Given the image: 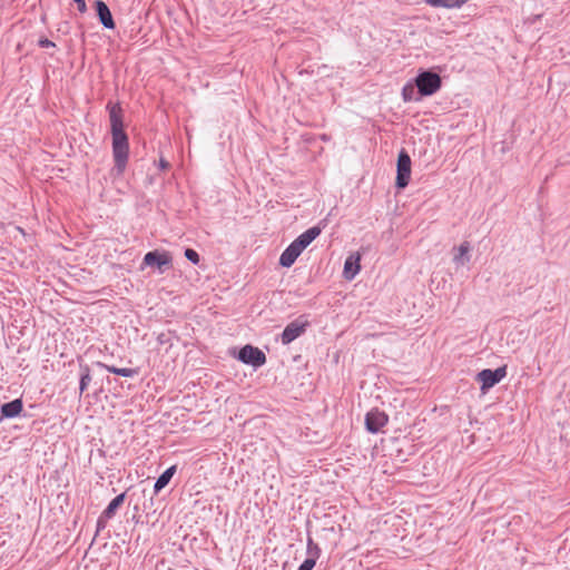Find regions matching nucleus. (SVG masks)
<instances>
[{"label":"nucleus","instance_id":"nucleus-25","mask_svg":"<svg viewBox=\"0 0 570 570\" xmlns=\"http://www.w3.org/2000/svg\"><path fill=\"white\" fill-rule=\"evenodd\" d=\"M110 518H104V513H101L97 520V533L102 531L107 527V522Z\"/></svg>","mask_w":570,"mask_h":570},{"label":"nucleus","instance_id":"nucleus-14","mask_svg":"<svg viewBox=\"0 0 570 570\" xmlns=\"http://www.w3.org/2000/svg\"><path fill=\"white\" fill-rule=\"evenodd\" d=\"M322 233V227L320 225L313 226L301 234L295 240L296 244L301 246L302 249H305L314 239H316Z\"/></svg>","mask_w":570,"mask_h":570},{"label":"nucleus","instance_id":"nucleus-11","mask_svg":"<svg viewBox=\"0 0 570 570\" xmlns=\"http://www.w3.org/2000/svg\"><path fill=\"white\" fill-rule=\"evenodd\" d=\"M170 263L171 257L167 253L151 250L144 256V264L148 266H157L159 269H161L164 266H169Z\"/></svg>","mask_w":570,"mask_h":570},{"label":"nucleus","instance_id":"nucleus-2","mask_svg":"<svg viewBox=\"0 0 570 570\" xmlns=\"http://www.w3.org/2000/svg\"><path fill=\"white\" fill-rule=\"evenodd\" d=\"M419 96L426 97L434 95L442 85L439 73L432 70H422L414 79Z\"/></svg>","mask_w":570,"mask_h":570},{"label":"nucleus","instance_id":"nucleus-5","mask_svg":"<svg viewBox=\"0 0 570 570\" xmlns=\"http://www.w3.org/2000/svg\"><path fill=\"white\" fill-rule=\"evenodd\" d=\"M238 360L245 364L258 367L265 364L266 356L258 347L245 345L239 350Z\"/></svg>","mask_w":570,"mask_h":570},{"label":"nucleus","instance_id":"nucleus-13","mask_svg":"<svg viewBox=\"0 0 570 570\" xmlns=\"http://www.w3.org/2000/svg\"><path fill=\"white\" fill-rule=\"evenodd\" d=\"M361 255L360 253L351 254L344 263L343 275L346 279H353L361 269Z\"/></svg>","mask_w":570,"mask_h":570},{"label":"nucleus","instance_id":"nucleus-16","mask_svg":"<svg viewBox=\"0 0 570 570\" xmlns=\"http://www.w3.org/2000/svg\"><path fill=\"white\" fill-rule=\"evenodd\" d=\"M176 472V465H171L166 469L156 480L154 484L155 493L160 492L171 480Z\"/></svg>","mask_w":570,"mask_h":570},{"label":"nucleus","instance_id":"nucleus-26","mask_svg":"<svg viewBox=\"0 0 570 570\" xmlns=\"http://www.w3.org/2000/svg\"><path fill=\"white\" fill-rule=\"evenodd\" d=\"M38 45L40 48H56V43L48 38H40Z\"/></svg>","mask_w":570,"mask_h":570},{"label":"nucleus","instance_id":"nucleus-6","mask_svg":"<svg viewBox=\"0 0 570 570\" xmlns=\"http://www.w3.org/2000/svg\"><path fill=\"white\" fill-rule=\"evenodd\" d=\"M308 325L307 321H301V318H297L289 324L286 325L282 333V343L283 344H289L294 340H296L298 336H301Z\"/></svg>","mask_w":570,"mask_h":570},{"label":"nucleus","instance_id":"nucleus-4","mask_svg":"<svg viewBox=\"0 0 570 570\" xmlns=\"http://www.w3.org/2000/svg\"><path fill=\"white\" fill-rule=\"evenodd\" d=\"M507 375V366L495 370L485 368L478 373L476 380L481 382V390L487 391L498 384Z\"/></svg>","mask_w":570,"mask_h":570},{"label":"nucleus","instance_id":"nucleus-1","mask_svg":"<svg viewBox=\"0 0 570 570\" xmlns=\"http://www.w3.org/2000/svg\"><path fill=\"white\" fill-rule=\"evenodd\" d=\"M107 109L109 111L110 131L112 136L115 168L120 174L126 168L129 154V141L124 125V110L119 102H109Z\"/></svg>","mask_w":570,"mask_h":570},{"label":"nucleus","instance_id":"nucleus-12","mask_svg":"<svg viewBox=\"0 0 570 570\" xmlns=\"http://www.w3.org/2000/svg\"><path fill=\"white\" fill-rule=\"evenodd\" d=\"M95 8L100 23L107 29H115V21L108 6L102 0H96Z\"/></svg>","mask_w":570,"mask_h":570},{"label":"nucleus","instance_id":"nucleus-28","mask_svg":"<svg viewBox=\"0 0 570 570\" xmlns=\"http://www.w3.org/2000/svg\"><path fill=\"white\" fill-rule=\"evenodd\" d=\"M77 3L78 10L83 13L87 11V6L85 0H73Z\"/></svg>","mask_w":570,"mask_h":570},{"label":"nucleus","instance_id":"nucleus-21","mask_svg":"<svg viewBox=\"0 0 570 570\" xmlns=\"http://www.w3.org/2000/svg\"><path fill=\"white\" fill-rule=\"evenodd\" d=\"M90 382H91L90 370L87 365L82 366L81 374H80V382H79L80 394H82L87 390Z\"/></svg>","mask_w":570,"mask_h":570},{"label":"nucleus","instance_id":"nucleus-20","mask_svg":"<svg viewBox=\"0 0 570 570\" xmlns=\"http://www.w3.org/2000/svg\"><path fill=\"white\" fill-rule=\"evenodd\" d=\"M100 365L104 366L109 373H112V374H116L119 376H124V377H134L138 373L137 368L116 367L114 365H106V364H101V363H100Z\"/></svg>","mask_w":570,"mask_h":570},{"label":"nucleus","instance_id":"nucleus-30","mask_svg":"<svg viewBox=\"0 0 570 570\" xmlns=\"http://www.w3.org/2000/svg\"><path fill=\"white\" fill-rule=\"evenodd\" d=\"M164 336H165L164 334H160V335L158 336V341H159L161 344L165 342V341H164Z\"/></svg>","mask_w":570,"mask_h":570},{"label":"nucleus","instance_id":"nucleus-19","mask_svg":"<svg viewBox=\"0 0 570 570\" xmlns=\"http://www.w3.org/2000/svg\"><path fill=\"white\" fill-rule=\"evenodd\" d=\"M402 98L405 102L407 101H419L422 96H419L417 94V88L415 86V82L412 83V82H407L403 88H402Z\"/></svg>","mask_w":570,"mask_h":570},{"label":"nucleus","instance_id":"nucleus-27","mask_svg":"<svg viewBox=\"0 0 570 570\" xmlns=\"http://www.w3.org/2000/svg\"><path fill=\"white\" fill-rule=\"evenodd\" d=\"M315 567L313 559H305L298 570H312Z\"/></svg>","mask_w":570,"mask_h":570},{"label":"nucleus","instance_id":"nucleus-23","mask_svg":"<svg viewBox=\"0 0 570 570\" xmlns=\"http://www.w3.org/2000/svg\"><path fill=\"white\" fill-rule=\"evenodd\" d=\"M470 250V244L469 242H463L460 246H459V254L454 256V262L456 264H461V265H464L465 262L469 261V257L464 261L463 259V256L466 255Z\"/></svg>","mask_w":570,"mask_h":570},{"label":"nucleus","instance_id":"nucleus-7","mask_svg":"<svg viewBox=\"0 0 570 570\" xmlns=\"http://www.w3.org/2000/svg\"><path fill=\"white\" fill-rule=\"evenodd\" d=\"M387 420L384 412L372 410L365 416V426L368 432L376 433L387 423Z\"/></svg>","mask_w":570,"mask_h":570},{"label":"nucleus","instance_id":"nucleus-18","mask_svg":"<svg viewBox=\"0 0 570 570\" xmlns=\"http://www.w3.org/2000/svg\"><path fill=\"white\" fill-rule=\"evenodd\" d=\"M126 499V492L120 493L114 498L107 508L102 511L104 518H112L116 514L118 508L122 505Z\"/></svg>","mask_w":570,"mask_h":570},{"label":"nucleus","instance_id":"nucleus-10","mask_svg":"<svg viewBox=\"0 0 570 570\" xmlns=\"http://www.w3.org/2000/svg\"><path fill=\"white\" fill-rule=\"evenodd\" d=\"M304 249L293 240L279 257V265L291 267Z\"/></svg>","mask_w":570,"mask_h":570},{"label":"nucleus","instance_id":"nucleus-29","mask_svg":"<svg viewBox=\"0 0 570 570\" xmlns=\"http://www.w3.org/2000/svg\"><path fill=\"white\" fill-rule=\"evenodd\" d=\"M160 166H161L163 168H166V167H168V163H167V161H165L164 159H161V160H160Z\"/></svg>","mask_w":570,"mask_h":570},{"label":"nucleus","instance_id":"nucleus-17","mask_svg":"<svg viewBox=\"0 0 570 570\" xmlns=\"http://www.w3.org/2000/svg\"><path fill=\"white\" fill-rule=\"evenodd\" d=\"M469 0H425V3L433 8L455 9L461 8Z\"/></svg>","mask_w":570,"mask_h":570},{"label":"nucleus","instance_id":"nucleus-22","mask_svg":"<svg viewBox=\"0 0 570 570\" xmlns=\"http://www.w3.org/2000/svg\"><path fill=\"white\" fill-rule=\"evenodd\" d=\"M307 554H308L307 559H313V561L315 563H316V560L321 556V548L318 547L317 543H315L313 541V539L311 537L307 538Z\"/></svg>","mask_w":570,"mask_h":570},{"label":"nucleus","instance_id":"nucleus-9","mask_svg":"<svg viewBox=\"0 0 570 570\" xmlns=\"http://www.w3.org/2000/svg\"><path fill=\"white\" fill-rule=\"evenodd\" d=\"M304 249L293 240L279 257V265L291 267Z\"/></svg>","mask_w":570,"mask_h":570},{"label":"nucleus","instance_id":"nucleus-24","mask_svg":"<svg viewBox=\"0 0 570 570\" xmlns=\"http://www.w3.org/2000/svg\"><path fill=\"white\" fill-rule=\"evenodd\" d=\"M185 257L191 262L193 264H198L199 263V255L198 253L193 249V248H187L185 250Z\"/></svg>","mask_w":570,"mask_h":570},{"label":"nucleus","instance_id":"nucleus-8","mask_svg":"<svg viewBox=\"0 0 570 570\" xmlns=\"http://www.w3.org/2000/svg\"><path fill=\"white\" fill-rule=\"evenodd\" d=\"M304 249L293 240L279 257V265L291 267Z\"/></svg>","mask_w":570,"mask_h":570},{"label":"nucleus","instance_id":"nucleus-3","mask_svg":"<svg viewBox=\"0 0 570 570\" xmlns=\"http://www.w3.org/2000/svg\"><path fill=\"white\" fill-rule=\"evenodd\" d=\"M411 178V157L405 149L399 153L396 161L395 186L403 189L409 185Z\"/></svg>","mask_w":570,"mask_h":570},{"label":"nucleus","instance_id":"nucleus-15","mask_svg":"<svg viewBox=\"0 0 570 570\" xmlns=\"http://www.w3.org/2000/svg\"><path fill=\"white\" fill-rule=\"evenodd\" d=\"M23 409L22 401L20 399H16L11 402H7L1 405V415L3 417L12 419L20 414Z\"/></svg>","mask_w":570,"mask_h":570}]
</instances>
